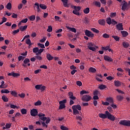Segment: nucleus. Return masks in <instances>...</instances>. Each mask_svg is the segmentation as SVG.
<instances>
[{
    "label": "nucleus",
    "instance_id": "nucleus-1",
    "mask_svg": "<svg viewBox=\"0 0 130 130\" xmlns=\"http://www.w3.org/2000/svg\"><path fill=\"white\" fill-rule=\"evenodd\" d=\"M72 109L73 110V114L77 115V114L80 113L78 110H82V107L80 105H74L72 106Z\"/></svg>",
    "mask_w": 130,
    "mask_h": 130
},
{
    "label": "nucleus",
    "instance_id": "nucleus-2",
    "mask_svg": "<svg viewBox=\"0 0 130 130\" xmlns=\"http://www.w3.org/2000/svg\"><path fill=\"white\" fill-rule=\"evenodd\" d=\"M91 99H92V97L88 94L84 95L81 98L83 102H89Z\"/></svg>",
    "mask_w": 130,
    "mask_h": 130
},
{
    "label": "nucleus",
    "instance_id": "nucleus-3",
    "mask_svg": "<svg viewBox=\"0 0 130 130\" xmlns=\"http://www.w3.org/2000/svg\"><path fill=\"white\" fill-rule=\"evenodd\" d=\"M119 123L122 125H124V126H130V120H120Z\"/></svg>",
    "mask_w": 130,
    "mask_h": 130
},
{
    "label": "nucleus",
    "instance_id": "nucleus-4",
    "mask_svg": "<svg viewBox=\"0 0 130 130\" xmlns=\"http://www.w3.org/2000/svg\"><path fill=\"white\" fill-rule=\"evenodd\" d=\"M106 114L107 115V118L108 119H110V120H112V121H114L115 120V117L114 116L112 115L108 111H106L105 112Z\"/></svg>",
    "mask_w": 130,
    "mask_h": 130
},
{
    "label": "nucleus",
    "instance_id": "nucleus-5",
    "mask_svg": "<svg viewBox=\"0 0 130 130\" xmlns=\"http://www.w3.org/2000/svg\"><path fill=\"white\" fill-rule=\"evenodd\" d=\"M65 103H67V100H63L62 101H60L59 102L60 106L59 107V109H63V108H66Z\"/></svg>",
    "mask_w": 130,
    "mask_h": 130
},
{
    "label": "nucleus",
    "instance_id": "nucleus-6",
    "mask_svg": "<svg viewBox=\"0 0 130 130\" xmlns=\"http://www.w3.org/2000/svg\"><path fill=\"white\" fill-rule=\"evenodd\" d=\"M85 35L88 37H94V34L92 33L90 30L88 29L85 30Z\"/></svg>",
    "mask_w": 130,
    "mask_h": 130
},
{
    "label": "nucleus",
    "instance_id": "nucleus-7",
    "mask_svg": "<svg viewBox=\"0 0 130 130\" xmlns=\"http://www.w3.org/2000/svg\"><path fill=\"white\" fill-rule=\"evenodd\" d=\"M30 115L31 116H36V115H38V111H37V109H33L31 110Z\"/></svg>",
    "mask_w": 130,
    "mask_h": 130
},
{
    "label": "nucleus",
    "instance_id": "nucleus-8",
    "mask_svg": "<svg viewBox=\"0 0 130 130\" xmlns=\"http://www.w3.org/2000/svg\"><path fill=\"white\" fill-rule=\"evenodd\" d=\"M104 59L106 60V61H108V62H112L113 61V59L107 55L104 56Z\"/></svg>",
    "mask_w": 130,
    "mask_h": 130
},
{
    "label": "nucleus",
    "instance_id": "nucleus-9",
    "mask_svg": "<svg viewBox=\"0 0 130 130\" xmlns=\"http://www.w3.org/2000/svg\"><path fill=\"white\" fill-rule=\"evenodd\" d=\"M30 62V59L28 58H26L24 61H23V64H22V67H24V68H27V63H29Z\"/></svg>",
    "mask_w": 130,
    "mask_h": 130
},
{
    "label": "nucleus",
    "instance_id": "nucleus-10",
    "mask_svg": "<svg viewBox=\"0 0 130 130\" xmlns=\"http://www.w3.org/2000/svg\"><path fill=\"white\" fill-rule=\"evenodd\" d=\"M124 3L122 6L121 10L122 11H125L126 10V8H127V3L125 1H123Z\"/></svg>",
    "mask_w": 130,
    "mask_h": 130
},
{
    "label": "nucleus",
    "instance_id": "nucleus-11",
    "mask_svg": "<svg viewBox=\"0 0 130 130\" xmlns=\"http://www.w3.org/2000/svg\"><path fill=\"white\" fill-rule=\"evenodd\" d=\"M116 28L118 29V30H119L120 31H122L123 30V27L122 25V23H118L116 25Z\"/></svg>",
    "mask_w": 130,
    "mask_h": 130
},
{
    "label": "nucleus",
    "instance_id": "nucleus-12",
    "mask_svg": "<svg viewBox=\"0 0 130 130\" xmlns=\"http://www.w3.org/2000/svg\"><path fill=\"white\" fill-rule=\"evenodd\" d=\"M99 117H100V118H102L103 119H105L106 118H107L108 116L107 114H105L104 113H100L99 114Z\"/></svg>",
    "mask_w": 130,
    "mask_h": 130
},
{
    "label": "nucleus",
    "instance_id": "nucleus-13",
    "mask_svg": "<svg viewBox=\"0 0 130 130\" xmlns=\"http://www.w3.org/2000/svg\"><path fill=\"white\" fill-rule=\"evenodd\" d=\"M114 83L115 87H120L121 86V82L118 80H115Z\"/></svg>",
    "mask_w": 130,
    "mask_h": 130
},
{
    "label": "nucleus",
    "instance_id": "nucleus-14",
    "mask_svg": "<svg viewBox=\"0 0 130 130\" xmlns=\"http://www.w3.org/2000/svg\"><path fill=\"white\" fill-rule=\"evenodd\" d=\"M67 29L68 30H70L71 32H73L74 33H76L77 32V29H76L74 27H70V26H66Z\"/></svg>",
    "mask_w": 130,
    "mask_h": 130
},
{
    "label": "nucleus",
    "instance_id": "nucleus-15",
    "mask_svg": "<svg viewBox=\"0 0 130 130\" xmlns=\"http://www.w3.org/2000/svg\"><path fill=\"white\" fill-rule=\"evenodd\" d=\"M121 33L122 35V37L125 38L128 36V32L125 30L121 31Z\"/></svg>",
    "mask_w": 130,
    "mask_h": 130
},
{
    "label": "nucleus",
    "instance_id": "nucleus-16",
    "mask_svg": "<svg viewBox=\"0 0 130 130\" xmlns=\"http://www.w3.org/2000/svg\"><path fill=\"white\" fill-rule=\"evenodd\" d=\"M46 57H47V59H48V60H49V61L52 60V59H53V56H52L51 54L49 53L47 54Z\"/></svg>",
    "mask_w": 130,
    "mask_h": 130
},
{
    "label": "nucleus",
    "instance_id": "nucleus-17",
    "mask_svg": "<svg viewBox=\"0 0 130 130\" xmlns=\"http://www.w3.org/2000/svg\"><path fill=\"white\" fill-rule=\"evenodd\" d=\"M88 71H89V73H93L94 74L97 72V70H96V69H95L93 67H90L88 69Z\"/></svg>",
    "mask_w": 130,
    "mask_h": 130
},
{
    "label": "nucleus",
    "instance_id": "nucleus-18",
    "mask_svg": "<svg viewBox=\"0 0 130 130\" xmlns=\"http://www.w3.org/2000/svg\"><path fill=\"white\" fill-rule=\"evenodd\" d=\"M27 28H28V25H24V26H21L19 27V30H20V31H22V32L25 31V30H26V29H27Z\"/></svg>",
    "mask_w": 130,
    "mask_h": 130
},
{
    "label": "nucleus",
    "instance_id": "nucleus-19",
    "mask_svg": "<svg viewBox=\"0 0 130 130\" xmlns=\"http://www.w3.org/2000/svg\"><path fill=\"white\" fill-rule=\"evenodd\" d=\"M99 24L102 26H104L105 25V20L104 19H100L98 21Z\"/></svg>",
    "mask_w": 130,
    "mask_h": 130
},
{
    "label": "nucleus",
    "instance_id": "nucleus-20",
    "mask_svg": "<svg viewBox=\"0 0 130 130\" xmlns=\"http://www.w3.org/2000/svg\"><path fill=\"white\" fill-rule=\"evenodd\" d=\"M122 45L124 47V48H127L128 47H129V44L126 42H123L122 43Z\"/></svg>",
    "mask_w": 130,
    "mask_h": 130
},
{
    "label": "nucleus",
    "instance_id": "nucleus-21",
    "mask_svg": "<svg viewBox=\"0 0 130 130\" xmlns=\"http://www.w3.org/2000/svg\"><path fill=\"white\" fill-rule=\"evenodd\" d=\"M107 88V86L104 84H101L99 86V88H100V90H104V89H106Z\"/></svg>",
    "mask_w": 130,
    "mask_h": 130
},
{
    "label": "nucleus",
    "instance_id": "nucleus-22",
    "mask_svg": "<svg viewBox=\"0 0 130 130\" xmlns=\"http://www.w3.org/2000/svg\"><path fill=\"white\" fill-rule=\"evenodd\" d=\"M32 51L34 53H36V55H37L38 51H39V48L38 47L34 48Z\"/></svg>",
    "mask_w": 130,
    "mask_h": 130
},
{
    "label": "nucleus",
    "instance_id": "nucleus-23",
    "mask_svg": "<svg viewBox=\"0 0 130 130\" xmlns=\"http://www.w3.org/2000/svg\"><path fill=\"white\" fill-rule=\"evenodd\" d=\"M61 2L63 3V5L64 7H67L68 6V2H69V0H61Z\"/></svg>",
    "mask_w": 130,
    "mask_h": 130
},
{
    "label": "nucleus",
    "instance_id": "nucleus-24",
    "mask_svg": "<svg viewBox=\"0 0 130 130\" xmlns=\"http://www.w3.org/2000/svg\"><path fill=\"white\" fill-rule=\"evenodd\" d=\"M80 96H83L84 94H89V91L83 90L81 91H80Z\"/></svg>",
    "mask_w": 130,
    "mask_h": 130
},
{
    "label": "nucleus",
    "instance_id": "nucleus-25",
    "mask_svg": "<svg viewBox=\"0 0 130 130\" xmlns=\"http://www.w3.org/2000/svg\"><path fill=\"white\" fill-rule=\"evenodd\" d=\"M106 100L108 102H109L110 104H112V103H113V99H112V98H108Z\"/></svg>",
    "mask_w": 130,
    "mask_h": 130
},
{
    "label": "nucleus",
    "instance_id": "nucleus-26",
    "mask_svg": "<svg viewBox=\"0 0 130 130\" xmlns=\"http://www.w3.org/2000/svg\"><path fill=\"white\" fill-rule=\"evenodd\" d=\"M40 8H41V9H42V10H46V9H47V6H46V5L44 4H40Z\"/></svg>",
    "mask_w": 130,
    "mask_h": 130
},
{
    "label": "nucleus",
    "instance_id": "nucleus-27",
    "mask_svg": "<svg viewBox=\"0 0 130 130\" xmlns=\"http://www.w3.org/2000/svg\"><path fill=\"white\" fill-rule=\"evenodd\" d=\"M83 12L84 13V14H89V13H90V8H85V9H84Z\"/></svg>",
    "mask_w": 130,
    "mask_h": 130
},
{
    "label": "nucleus",
    "instance_id": "nucleus-28",
    "mask_svg": "<svg viewBox=\"0 0 130 130\" xmlns=\"http://www.w3.org/2000/svg\"><path fill=\"white\" fill-rule=\"evenodd\" d=\"M25 42L27 44V45H32V44H33L31 43V40H30V39H27L25 40Z\"/></svg>",
    "mask_w": 130,
    "mask_h": 130
},
{
    "label": "nucleus",
    "instance_id": "nucleus-29",
    "mask_svg": "<svg viewBox=\"0 0 130 130\" xmlns=\"http://www.w3.org/2000/svg\"><path fill=\"white\" fill-rule=\"evenodd\" d=\"M117 100L118 101H121V100H123V96L119 95L116 96Z\"/></svg>",
    "mask_w": 130,
    "mask_h": 130
},
{
    "label": "nucleus",
    "instance_id": "nucleus-30",
    "mask_svg": "<svg viewBox=\"0 0 130 130\" xmlns=\"http://www.w3.org/2000/svg\"><path fill=\"white\" fill-rule=\"evenodd\" d=\"M1 93L2 94H4V93H5L6 94H9V93H10V91H9L8 89H2L1 90Z\"/></svg>",
    "mask_w": 130,
    "mask_h": 130
},
{
    "label": "nucleus",
    "instance_id": "nucleus-31",
    "mask_svg": "<svg viewBox=\"0 0 130 130\" xmlns=\"http://www.w3.org/2000/svg\"><path fill=\"white\" fill-rule=\"evenodd\" d=\"M42 104V102L40 100H38L37 102L35 103V106H39Z\"/></svg>",
    "mask_w": 130,
    "mask_h": 130
},
{
    "label": "nucleus",
    "instance_id": "nucleus-32",
    "mask_svg": "<svg viewBox=\"0 0 130 130\" xmlns=\"http://www.w3.org/2000/svg\"><path fill=\"white\" fill-rule=\"evenodd\" d=\"M111 18L110 17H109L106 19V22L108 25H111Z\"/></svg>",
    "mask_w": 130,
    "mask_h": 130
},
{
    "label": "nucleus",
    "instance_id": "nucleus-33",
    "mask_svg": "<svg viewBox=\"0 0 130 130\" xmlns=\"http://www.w3.org/2000/svg\"><path fill=\"white\" fill-rule=\"evenodd\" d=\"M2 100H3V101H4V102H8V101H9L8 98L7 96H6L5 95H3L2 96Z\"/></svg>",
    "mask_w": 130,
    "mask_h": 130
},
{
    "label": "nucleus",
    "instance_id": "nucleus-34",
    "mask_svg": "<svg viewBox=\"0 0 130 130\" xmlns=\"http://www.w3.org/2000/svg\"><path fill=\"white\" fill-rule=\"evenodd\" d=\"M35 6H36V8H37V11L38 12V13H39V12H40V8H39V4L38 3H35Z\"/></svg>",
    "mask_w": 130,
    "mask_h": 130
},
{
    "label": "nucleus",
    "instance_id": "nucleus-35",
    "mask_svg": "<svg viewBox=\"0 0 130 130\" xmlns=\"http://www.w3.org/2000/svg\"><path fill=\"white\" fill-rule=\"evenodd\" d=\"M112 38H114L116 41H119V37L117 36H112Z\"/></svg>",
    "mask_w": 130,
    "mask_h": 130
},
{
    "label": "nucleus",
    "instance_id": "nucleus-36",
    "mask_svg": "<svg viewBox=\"0 0 130 130\" xmlns=\"http://www.w3.org/2000/svg\"><path fill=\"white\" fill-rule=\"evenodd\" d=\"M91 31H92L93 32H94V33H96L98 34L99 33V30L95 28H91Z\"/></svg>",
    "mask_w": 130,
    "mask_h": 130
},
{
    "label": "nucleus",
    "instance_id": "nucleus-37",
    "mask_svg": "<svg viewBox=\"0 0 130 130\" xmlns=\"http://www.w3.org/2000/svg\"><path fill=\"white\" fill-rule=\"evenodd\" d=\"M7 10H11L12 9V4L11 3H8L7 5Z\"/></svg>",
    "mask_w": 130,
    "mask_h": 130
},
{
    "label": "nucleus",
    "instance_id": "nucleus-38",
    "mask_svg": "<svg viewBox=\"0 0 130 130\" xmlns=\"http://www.w3.org/2000/svg\"><path fill=\"white\" fill-rule=\"evenodd\" d=\"M73 14H74V15H76L77 16H80V12H79L78 10H73Z\"/></svg>",
    "mask_w": 130,
    "mask_h": 130
},
{
    "label": "nucleus",
    "instance_id": "nucleus-39",
    "mask_svg": "<svg viewBox=\"0 0 130 130\" xmlns=\"http://www.w3.org/2000/svg\"><path fill=\"white\" fill-rule=\"evenodd\" d=\"M20 111L22 114H27V110H26V109H22Z\"/></svg>",
    "mask_w": 130,
    "mask_h": 130
},
{
    "label": "nucleus",
    "instance_id": "nucleus-40",
    "mask_svg": "<svg viewBox=\"0 0 130 130\" xmlns=\"http://www.w3.org/2000/svg\"><path fill=\"white\" fill-rule=\"evenodd\" d=\"M41 87H42V85H41V84H38V85L35 86V88L37 90H40V89L41 88Z\"/></svg>",
    "mask_w": 130,
    "mask_h": 130
},
{
    "label": "nucleus",
    "instance_id": "nucleus-41",
    "mask_svg": "<svg viewBox=\"0 0 130 130\" xmlns=\"http://www.w3.org/2000/svg\"><path fill=\"white\" fill-rule=\"evenodd\" d=\"M60 129L61 130H69V128L63 125L60 126Z\"/></svg>",
    "mask_w": 130,
    "mask_h": 130
},
{
    "label": "nucleus",
    "instance_id": "nucleus-42",
    "mask_svg": "<svg viewBox=\"0 0 130 130\" xmlns=\"http://www.w3.org/2000/svg\"><path fill=\"white\" fill-rule=\"evenodd\" d=\"M11 95H12V96H14V97H17V92H16V91L13 90L11 91Z\"/></svg>",
    "mask_w": 130,
    "mask_h": 130
},
{
    "label": "nucleus",
    "instance_id": "nucleus-43",
    "mask_svg": "<svg viewBox=\"0 0 130 130\" xmlns=\"http://www.w3.org/2000/svg\"><path fill=\"white\" fill-rule=\"evenodd\" d=\"M44 50V49H39L38 53H37V55H39L41 54V53H42V52H43Z\"/></svg>",
    "mask_w": 130,
    "mask_h": 130
},
{
    "label": "nucleus",
    "instance_id": "nucleus-44",
    "mask_svg": "<svg viewBox=\"0 0 130 130\" xmlns=\"http://www.w3.org/2000/svg\"><path fill=\"white\" fill-rule=\"evenodd\" d=\"M24 59H25V57H24L23 56H21V55L18 56V61H21V60H24Z\"/></svg>",
    "mask_w": 130,
    "mask_h": 130
},
{
    "label": "nucleus",
    "instance_id": "nucleus-45",
    "mask_svg": "<svg viewBox=\"0 0 130 130\" xmlns=\"http://www.w3.org/2000/svg\"><path fill=\"white\" fill-rule=\"evenodd\" d=\"M19 32H20V29H18L17 30H14L12 32L13 35H16V34H17V33H19Z\"/></svg>",
    "mask_w": 130,
    "mask_h": 130
},
{
    "label": "nucleus",
    "instance_id": "nucleus-46",
    "mask_svg": "<svg viewBox=\"0 0 130 130\" xmlns=\"http://www.w3.org/2000/svg\"><path fill=\"white\" fill-rule=\"evenodd\" d=\"M109 48V46H106V47H102V50H105L106 51L108 50Z\"/></svg>",
    "mask_w": 130,
    "mask_h": 130
},
{
    "label": "nucleus",
    "instance_id": "nucleus-47",
    "mask_svg": "<svg viewBox=\"0 0 130 130\" xmlns=\"http://www.w3.org/2000/svg\"><path fill=\"white\" fill-rule=\"evenodd\" d=\"M48 32H52V26H49L48 28L47 29Z\"/></svg>",
    "mask_w": 130,
    "mask_h": 130
},
{
    "label": "nucleus",
    "instance_id": "nucleus-48",
    "mask_svg": "<svg viewBox=\"0 0 130 130\" xmlns=\"http://www.w3.org/2000/svg\"><path fill=\"white\" fill-rule=\"evenodd\" d=\"M76 84L77 85V86L81 87V86H82L83 85V83H82V82H81L80 81H78L76 82Z\"/></svg>",
    "mask_w": 130,
    "mask_h": 130
},
{
    "label": "nucleus",
    "instance_id": "nucleus-49",
    "mask_svg": "<svg viewBox=\"0 0 130 130\" xmlns=\"http://www.w3.org/2000/svg\"><path fill=\"white\" fill-rule=\"evenodd\" d=\"M38 46H40L41 48H45V46H44V44H43L38 43Z\"/></svg>",
    "mask_w": 130,
    "mask_h": 130
},
{
    "label": "nucleus",
    "instance_id": "nucleus-50",
    "mask_svg": "<svg viewBox=\"0 0 130 130\" xmlns=\"http://www.w3.org/2000/svg\"><path fill=\"white\" fill-rule=\"evenodd\" d=\"M30 21H34L35 20V15H31L29 17Z\"/></svg>",
    "mask_w": 130,
    "mask_h": 130
},
{
    "label": "nucleus",
    "instance_id": "nucleus-51",
    "mask_svg": "<svg viewBox=\"0 0 130 130\" xmlns=\"http://www.w3.org/2000/svg\"><path fill=\"white\" fill-rule=\"evenodd\" d=\"M11 108H13V109H16V108H18V107L15 105L10 104Z\"/></svg>",
    "mask_w": 130,
    "mask_h": 130
},
{
    "label": "nucleus",
    "instance_id": "nucleus-52",
    "mask_svg": "<svg viewBox=\"0 0 130 130\" xmlns=\"http://www.w3.org/2000/svg\"><path fill=\"white\" fill-rule=\"evenodd\" d=\"M38 116H39V118H40L41 117H43L45 116V114H44L42 113H40L38 114Z\"/></svg>",
    "mask_w": 130,
    "mask_h": 130
},
{
    "label": "nucleus",
    "instance_id": "nucleus-53",
    "mask_svg": "<svg viewBox=\"0 0 130 130\" xmlns=\"http://www.w3.org/2000/svg\"><path fill=\"white\" fill-rule=\"evenodd\" d=\"M74 10H76L79 11L81 10V7L80 6H74Z\"/></svg>",
    "mask_w": 130,
    "mask_h": 130
},
{
    "label": "nucleus",
    "instance_id": "nucleus-54",
    "mask_svg": "<svg viewBox=\"0 0 130 130\" xmlns=\"http://www.w3.org/2000/svg\"><path fill=\"white\" fill-rule=\"evenodd\" d=\"M103 37L104 38H109V35H108L107 34H104L103 35Z\"/></svg>",
    "mask_w": 130,
    "mask_h": 130
},
{
    "label": "nucleus",
    "instance_id": "nucleus-55",
    "mask_svg": "<svg viewBox=\"0 0 130 130\" xmlns=\"http://www.w3.org/2000/svg\"><path fill=\"white\" fill-rule=\"evenodd\" d=\"M116 91H117V92L118 93H120L121 94H124V92H123V91H122L120 89H116Z\"/></svg>",
    "mask_w": 130,
    "mask_h": 130
},
{
    "label": "nucleus",
    "instance_id": "nucleus-56",
    "mask_svg": "<svg viewBox=\"0 0 130 130\" xmlns=\"http://www.w3.org/2000/svg\"><path fill=\"white\" fill-rule=\"evenodd\" d=\"M88 48L90 50H91L92 51H96V48L94 47H88Z\"/></svg>",
    "mask_w": 130,
    "mask_h": 130
},
{
    "label": "nucleus",
    "instance_id": "nucleus-57",
    "mask_svg": "<svg viewBox=\"0 0 130 130\" xmlns=\"http://www.w3.org/2000/svg\"><path fill=\"white\" fill-rule=\"evenodd\" d=\"M45 89H46V87H45V86L42 85V86H41V89L40 90H41V92H43V91H44Z\"/></svg>",
    "mask_w": 130,
    "mask_h": 130
},
{
    "label": "nucleus",
    "instance_id": "nucleus-58",
    "mask_svg": "<svg viewBox=\"0 0 130 130\" xmlns=\"http://www.w3.org/2000/svg\"><path fill=\"white\" fill-rule=\"evenodd\" d=\"M41 120H42L43 121H45L46 119H47V117H41V118H39Z\"/></svg>",
    "mask_w": 130,
    "mask_h": 130
},
{
    "label": "nucleus",
    "instance_id": "nucleus-59",
    "mask_svg": "<svg viewBox=\"0 0 130 130\" xmlns=\"http://www.w3.org/2000/svg\"><path fill=\"white\" fill-rule=\"evenodd\" d=\"M102 104L105 105L106 106H108V105H109V103L108 102H102Z\"/></svg>",
    "mask_w": 130,
    "mask_h": 130
},
{
    "label": "nucleus",
    "instance_id": "nucleus-60",
    "mask_svg": "<svg viewBox=\"0 0 130 130\" xmlns=\"http://www.w3.org/2000/svg\"><path fill=\"white\" fill-rule=\"evenodd\" d=\"M12 17L14 19H17L18 18V15L13 13L12 15Z\"/></svg>",
    "mask_w": 130,
    "mask_h": 130
},
{
    "label": "nucleus",
    "instance_id": "nucleus-61",
    "mask_svg": "<svg viewBox=\"0 0 130 130\" xmlns=\"http://www.w3.org/2000/svg\"><path fill=\"white\" fill-rule=\"evenodd\" d=\"M84 23L85 24H88V23H89V19H88V18L85 17V18H84Z\"/></svg>",
    "mask_w": 130,
    "mask_h": 130
},
{
    "label": "nucleus",
    "instance_id": "nucleus-62",
    "mask_svg": "<svg viewBox=\"0 0 130 130\" xmlns=\"http://www.w3.org/2000/svg\"><path fill=\"white\" fill-rule=\"evenodd\" d=\"M110 106L111 107H113V108H114V109H115V108H116L117 107V106H116V105H114L113 104V103L110 104Z\"/></svg>",
    "mask_w": 130,
    "mask_h": 130
},
{
    "label": "nucleus",
    "instance_id": "nucleus-63",
    "mask_svg": "<svg viewBox=\"0 0 130 130\" xmlns=\"http://www.w3.org/2000/svg\"><path fill=\"white\" fill-rule=\"evenodd\" d=\"M107 80H109V81H112V80H113L114 78L112 76H108L106 77Z\"/></svg>",
    "mask_w": 130,
    "mask_h": 130
},
{
    "label": "nucleus",
    "instance_id": "nucleus-64",
    "mask_svg": "<svg viewBox=\"0 0 130 130\" xmlns=\"http://www.w3.org/2000/svg\"><path fill=\"white\" fill-rule=\"evenodd\" d=\"M18 95L20 96L21 98H25V93H20Z\"/></svg>",
    "mask_w": 130,
    "mask_h": 130
}]
</instances>
